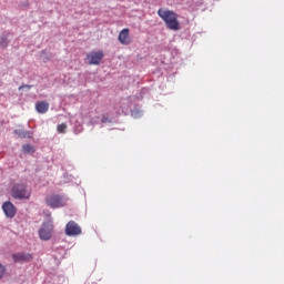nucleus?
<instances>
[{
    "label": "nucleus",
    "mask_w": 284,
    "mask_h": 284,
    "mask_svg": "<svg viewBox=\"0 0 284 284\" xmlns=\"http://www.w3.org/2000/svg\"><path fill=\"white\" fill-rule=\"evenodd\" d=\"M158 16L164 22L166 29L171 31H179L181 29L179 14L175 11L166 8H160L158 10Z\"/></svg>",
    "instance_id": "f257e3e1"
},
{
    "label": "nucleus",
    "mask_w": 284,
    "mask_h": 284,
    "mask_svg": "<svg viewBox=\"0 0 284 284\" xmlns=\"http://www.w3.org/2000/svg\"><path fill=\"white\" fill-rule=\"evenodd\" d=\"M10 194L14 200H29L31 197V191L28 190L27 184H22V182H18L11 186Z\"/></svg>",
    "instance_id": "f03ea898"
},
{
    "label": "nucleus",
    "mask_w": 284,
    "mask_h": 284,
    "mask_svg": "<svg viewBox=\"0 0 284 284\" xmlns=\"http://www.w3.org/2000/svg\"><path fill=\"white\" fill-rule=\"evenodd\" d=\"M45 204L51 209H60L67 205V200L64 196L49 195L45 197Z\"/></svg>",
    "instance_id": "7ed1b4c3"
},
{
    "label": "nucleus",
    "mask_w": 284,
    "mask_h": 284,
    "mask_svg": "<svg viewBox=\"0 0 284 284\" xmlns=\"http://www.w3.org/2000/svg\"><path fill=\"white\" fill-rule=\"evenodd\" d=\"M52 233H53V225L50 222L43 223L41 229L39 230V237L40 240L49 241L52 237Z\"/></svg>",
    "instance_id": "20e7f679"
},
{
    "label": "nucleus",
    "mask_w": 284,
    "mask_h": 284,
    "mask_svg": "<svg viewBox=\"0 0 284 284\" xmlns=\"http://www.w3.org/2000/svg\"><path fill=\"white\" fill-rule=\"evenodd\" d=\"M104 58L103 51H92L87 54V60L89 61L90 65H100L101 61Z\"/></svg>",
    "instance_id": "39448f33"
},
{
    "label": "nucleus",
    "mask_w": 284,
    "mask_h": 284,
    "mask_svg": "<svg viewBox=\"0 0 284 284\" xmlns=\"http://www.w3.org/2000/svg\"><path fill=\"white\" fill-rule=\"evenodd\" d=\"M82 234V229L73 221H70L65 225V235L68 236H79Z\"/></svg>",
    "instance_id": "423d86ee"
},
{
    "label": "nucleus",
    "mask_w": 284,
    "mask_h": 284,
    "mask_svg": "<svg viewBox=\"0 0 284 284\" xmlns=\"http://www.w3.org/2000/svg\"><path fill=\"white\" fill-rule=\"evenodd\" d=\"M2 211L8 219H13L17 215V207L11 202H4Z\"/></svg>",
    "instance_id": "0eeeda50"
},
{
    "label": "nucleus",
    "mask_w": 284,
    "mask_h": 284,
    "mask_svg": "<svg viewBox=\"0 0 284 284\" xmlns=\"http://www.w3.org/2000/svg\"><path fill=\"white\" fill-rule=\"evenodd\" d=\"M118 40L121 44L123 45H129L132 42V39L130 37V29L129 28H124L120 31L119 36H118Z\"/></svg>",
    "instance_id": "6e6552de"
},
{
    "label": "nucleus",
    "mask_w": 284,
    "mask_h": 284,
    "mask_svg": "<svg viewBox=\"0 0 284 284\" xmlns=\"http://www.w3.org/2000/svg\"><path fill=\"white\" fill-rule=\"evenodd\" d=\"M32 258V255L29 253L12 254V260L14 263H27L30 262Z\"/></svg>",
    "instance_id": "1a4fd4ad"
},
{
    "label": "nucleus",
    "mask_w": 284,
    "mask_h": 284,
    "mask_svg": "<svg viewBox=\"0 0 284 284\" xmlns=\"http://www.w3.org/2000/svg\"><path fill=\"white\" fill-rule=\"evenodd\" d=\"M49 108H50V104L49 102L42 100V101H38L36 103V111L39 113V114H45L48 111H49Z\"/></svg>",
    "instance_id": "9d476101"
},
{
    "label": "nucleus",
    "mask_w": 284,
    "mask_h": 284,
    "mask_svg": "<svg viewBox=\"0 0 284 284\" xmlns=\"http://www.w3.org/2000/svg\"><path fill=\"white\" fill-rule=\"evenodd\" d=\"M14 133L21 139H31L32 133L30 131H14Z\"/></svg>",
    "instance_id": "9b49d317"
},
{
    "label": "nucleus",
    "mask_w": 284,
    "mask_h": 284,
    "mask_svg": "<svg viewBox=\"0 0 284 284\" xmlns=\"http://www.w3.org/2000/svg\"><path fill=\"white\" fill-rule=\"evenodd\" d=\"M9 45L8 34H2L0 37V48L6 49Z\"/></svg>",
    "instance_id": "f8f14e48"
},
{
    "label": "nucleus",
    "mask_w": 284,
    "mask_h": 284,
    "mask_svg": "<svg viewBox=\"0 0 284 284\" xmlns=\"http://www.w3.org/2000/svg\"><path fill=\"white\" fill-rule=\"evenodd\" d=\"M22 152L24 154H32V153L36 152V149H34V146H31V144H23L22 145Z\"/></svg>",
    "instance_id": "ddd939ff"
},
{
    "label": "nucleus",
    "mask_w": 284,
    "mask_h": 284,
    "mask_svg": "<svg viewBox=\"0 0 284 284\" xmlns=\"http://www.w3.org/2000/svg\"><path fill=\"white\" fill-rule=\"evenodd\" d=\"M67 130H68V124H65V122H62V124L57 125V132L59 134H64Z\"/></svg>",
    "instance_id": "4468645a"
},
{
    "label": "nucleus",
    "mask_w": 284,
    "mask_h": 284,
    "mask_svg": "<svg viewBox=\"0 0 284 284\" xmlns=\"http://www.w3.org/2000/svg\"><path fill=\"white\" fill-rule=\"evenodd\" d=\"M6 273H7L6 266L0 264V281L4 277Z\"/></svg>",
    "instance_id": "2eb2a0df"
},
{
    "label": "nucleus",
    "mask_w": 284,
    "mask_h": 284,
    "mask_svg": "<svg viewBox=\"0 0 284 284\" xmlns=\"http://www.w3.org/2000/svg\"><path fill=\"white\" fill-rule=\"evenodd\" d=\"M24 88H27V89H31V85H30V84H23V85H20V87H19V90H22V89H24Z\"/></svg>",
    "instance_id": "dca6fc26"
},
{
    "label": "nucleus",
    "mask_w": 284,
    "mask_h": 284,
    "mask_svg": "<svg viewBox=\"0 0 284 284\" xmlns=\"http://www.w3.org/2000/svg\"><path fill=\"white\" fill-rule=\"evenodd\" d=\"M106 119L102 120L103 123H105Z\"/></svg>",
    "instance_id": "f3484780"
},
{
    "label": "nucleus",
    "mask_w": 284,
    "mask_h": 284,
    "mask_svg": "<svg viewBox=\"0 0 284 284\" xmlns=\"http://www.w3.org/2000/svg\"><path fill=\"white\" fill-rule=\"evenodd\" d=\"M106 119L102 120L103 123H105Z\"/></svg>",
    "instance_id": "a211bd4d"
}]
</instances>
